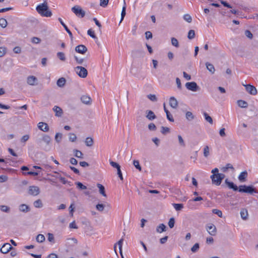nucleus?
<instances>
[{"label":"nucleus","mask_w":258,"mask_h":258,"mask_svg":"<svg viewBox=\"0 0 258 258\" xmlns=\"http://www.w3.org/2000/svg\"><path fill=\"white\" fill-rule=\"evenodd\" d=\"M178 142H179V145L181 147H185V142H184L183 139H182V137L180 135H178Z\"/></svg>","instance_id":"8fccbe9b"},{"label":"nucleus","mask_w":258,"mask_h":258,"mask_svg":"<svg viewBox=\"0 0 258 258\" xmlns=\"http://www.w3.org/2000/svg\"><path fill=\"white\" fill-rule=\"evenodd\" d=\"M169 104L173 108H176L178 106L177 100L174 97H171L169 99Z\"/></svg>","instance_id":"aec40b11"},{"label":"nucleus","mask_w":258,"mask_h":258,"mask_svg":"<svg viewBox=\"0 0 258 258\" xmlns=\"http://www.w3.org/2000/svg\"><path fill=\"white\" fill-rule=\"evenodd\" d=\"M0 209L2 211L5 212L6 213H8L10 211V208L9 207H8L7 206H5V205L1 206Z\"/></svg>","instance_id":"09e8293b"},{"label":"nucleus","mask_w":258,"mask_h":258,"mask_svg":"<svg viewBox=\"0 0 258 258\" xmlns=\"http://www.w3.org/2000/svg\"><path fill=\"white\" fill-rule=\"evenodd\" d=\"M161 132L163 135H165L167 133H168L170 132V129L168 127L161 126Z\"/></svg>","instance_id":"49530a36"},{"label":"nucleus","mask_w":258,"mask_h":258,"mask_svg":"<svg viewBox=\"0 0 258 258\" xmlns=\"http://www.w3.org/2000/svg\"><path fill=\"white\" fill-rule=\"evenodd\" d=\"M51 139L50 136L43 134L41 139H37L36 141V144L43 150L45 151L50 150V143Z\"/></svg>","instance_id":"f257e3e1"},{"label":"nucleus","mask_w":258,"mask_h":258,"mask_svg":"<svg viewBox=\"0 0 258 258\" xmlns=\"http://www.w3.org/2000/svg\"><path fill=\"white\" fill-rule=\"evenodd\" d=\"M183 19L188 23H191L192 21V18L189 14H185L183 16Z\"/></svg>","instance_id":"864d4df0"},{"label":"nucleus","mask_w":258,"mask_h":258,"mask_svg":"<svg viewBox=\"0 0 258 258\" xmlns=\"http://www.w3.org/2000/svg\"><path fill=\"white\" fill-rule=\"evenodd\" d=\"M66 82V80L64 78H60L57 81V85L59 87H62L64 86Z\"/></svg>","instance_id":"a878e982"},{"label":"nucleus","mask_w":258,"mask_h":258,"mask_svg":"<svg viewBox=\"0 0 258 258\" xmlns=\"http://www.w3.org/2000/svg\"><path fill=\"white\" fill-rule=\"evenodd\" d=\"M77 139V137L75 134L73 133L69 134V140L71 142H74Z\"/></svg>","instance_id":"603ef678"},{"label":"nucleus","mask_w":258,"mask_h":258,"mask_svg":"<svg viewBox=\"0 0 258 258\" xmlns=\"http://www.w3.org/2000/svg\"><path fill=\"white\" fill-rule=\"evenodd\" d=\"M168 226L170 228H172L174 226L175 219L173 217L170 218L168 221Z\"/></svg>","instance_id":"a18cd8bd"},{"label":"nucleus","mask_w":258,"mask_h":258,"mask_svg":"<svg viewBox=\"0 0 258 258\" xmlns=\"http://www.w3.org/2000/svg\"><path fill=\"white\" fill-rule=\"evenodd\" d=\"M96 208L97 210L102 212L104 209V205L102 204H98L96 206Z\"/></svg>","instance_id":"e2e57ef3"},{"label":"nucleus","mask_w":258,"mask_h":258,"mask_svg":"<svg viewBox=\"0 0 258 258\" xmlns=\"http://www.w3.org/2000/svg\"><path fill=\"white\" fill-rule=\"evenodd\" d=\"M166 229V226L163 223L159 224L156 228V231L158 233H161L165 231Z\"/></svg>","instance_id":"cd10ccee"},{"label":"nucleus","mask_w":258,"mask_h":258,"mask_svg":"<svg viewBox=\"0 0 258 258\" xmlns=\"http://www.w3.org/2000/svg\"><path fill=\"white\" fill-rule=\"evenodd\" d=\"M245 89L247 92L252 95H255L257 93V90L255 87L251 85H245Z\"/></svg>","instance_id":"1a4fd4ad"},{"label":"nucleus","mask_w":258,"mask_h":258,"mask_svg":"<svg viewBox=\"0 0 258 258\" xmlns=\"http://www.w3.org/2000/svg\"><path fill=\"white\" fill-rule=\"evenodd\" d=\"M62 138V134L60 133H56L55 136V140L57 143H59Z\"/></svg>","instance_id":"3c124183"},{"label":"nucleus","mask_w":258,"mask_h":258,"mask_svg":"<svg viewBox=\"0 0 258 258\" xmlns=\"http://www.w3.org/2000/svg\"><path fill=\"white\" fill-rule=\"evenodd\" d=\"M185 86L188 90L193 92H196L200 90L199 86L195 82H187Z\"/></svg>","instance_id":"423d86ee"},{"label":"nucleus","mask_w":258,"mask_h":258,"mask_svg":"<svg viewBox=\"0 0 258 258\" xmlns=\"http://www.w3.org/2000/svg\"><path fill=\"white\" fill-rule=\"evenodd\" d=\"M37 81V79L34 76H30L27 78V83L30 85H35L36 82Z\"/></svg>","instance_id":"dca6fc26"},{"label":"nucleus","mask_w":258,"mask_h":258,"mask_svg":"<svg viewBox=\"0 0 258 258\" xmlns=\"http://www.w3.org/2000/svg\"><path fill=\"white\" fill-rule=\"evenodd\" d=\"M97 186L99 188V192L101 194L103 197H106V194L105 193V189L104 186L100 183H97Z\"/></svg>","instance_id":"4be33fe9"},{"label":"nucleus","mask_w":258,"mask_h":258,"mask_svg":"<svg viewBox=\"0 0 258 258\" xmlns=\"http://www.w3.org/2000/svg\"><path fill=\"white\" fill-rule=\"evenodd\" d=\"M237 104L241 108H247L248 107V103L242 100L237 101Z\"/></svg>","instance_id":"b1692460"},{"label":"nucleus","mask_w":258,"mask_h":258,"mask_svg":"<svg viewBox=\"0 0 258 258\" xmlns=\"http://www.w3.org/2000/svg\"><path fill=\"white\" fill-rule=\"evenodd\" d=\"M6 53V48L0 47V57L3 56Z\"/></svg>","instance_id":"69168bd1"},{"label":"nucleus","mask_w":258,"mask_h":258,"mask_svg":"<svg viewBox=\"0 0 258 258\" xmlns=\"http://www.w3.org/2000/svg\"><path fill=\"white\" fill-rule=\"evenodd\" d=\"M87 48L83 44L79 45L75 48V51L77 52L82 54H85L87 51Z\"/></svg>","instance_id":"9d476101"},{"label":"nucleus","mask_w":258,"mask_h":258,"mask_svg":"<svg viewBox=\"0 0 258 258\" xmlns=\"http://www.w3.org/2000/svg\"><path fill=\"white\" fill-rule=\"evenodd\" d=\"M87 34L88 35H89L90 37L94 39H97L96 36L95 35L94 33V31L92 29H90L87 31Z\"/></svg>","instance_id":"a19ab883"},{"label":"nucleus","mask_w":258,"mask_h":258,"mask_svg":"<svg viewBox=\"0 0 258 258\" xmlns=\"http://www.w3.org/2000/svg\"><path fill=\"white\" fill-rule=\"evenodd\" d=\"M209 155V148L208 146H206L204 149V156L207 157Z\"/></svg>","instance_id":"6e6d98bb"},{"label":"nucleus","mask_w":258,"mask_h":258,"mask_svg":"<svg viewBox=\"0 0 258 258\" xmlns=\"http://www.w3.org/2000/svg\"><path fill=\"white\" fill-rule=\"evenodd\" d=\"M38 127L41 131L44 132H47L49 131V126L46 123L40 122L38 124Z\"/></svg>","instance_id":"ddd939ff"},{"label":"nucleus","mask_w":258,"mask_h":258,"mask_svg":"<svg viewBox=\"0 0 258 258\" xmlns=\"http://www.w3.org/2000/svg\"><path fill=\"white\" fill-rule=\"evenodd\" d=\"M206 66L207 70L212 74L215 73V69L214 66L212 63L207 62L206 63Z\"/></svg>","instance_id":"393cba45"},{"label":"nucleus","mask_w":258,"mask_h":258,"mask_svg":"<svg viewBox=\"0 0 258 258\" xmlns=\"http://www.w3.org/2000/svg\"><path fill=\"white\" fill-rule=\"evenodd\" d=\"M146 113L147 114L146 117L150 120H153L156 118V116L152 110H147Z\"/></svg>","instance_id":"4468645a"},{"label":"nucleus","mask_w":258,"mask_h":258,"mask_svg":"<svg viewBox=\"0 0 258 258\" xmlns=\"http://www.w3.org/2000/svg\"><path fill=\"white\" fill-rule=\"evenodd\" d=\"M34 206L37 208H41L43 207V204L40 199L35 201L33 203Z\"/></svg>","instance_id":"72a5a7b5"},{"label":"nucleus","mask_w":258,"mask_h":258,"mask_svg":"<svg viewBox=\"0 0 258 258\" xmlns=\"http://www.w3.org/2000/svg\"><path fill=\"white\" fill-rule=\"evenodd\" d=\"M40 193L39 188L37 186H30L29 188L28 194L32 196H37Z\"/></svg>","instance_id":"6e6552de"},{"label":"nucleus","mask_w":258,"mask_h":258,"mask_svg":"<svg viewBox=\"0 0 258 258\" xmlns=\"http://www.w3.org/2000/svg\"><path fill=\"white\" fill-rule=\"evenodd\" d=\"M58 20L59 21V22L60 23L61 25L63 27L64 29L66 30V31L69 34L71 39L72 40L73 37V34H72V32L70 30V29L68 28L67 26L63 23V22L62 21V19L60 18H59L58 19Z\"/></svg>","instance_id":"2eb2a0df"},{"label":"nucleus","mask_w":258,"mask_h":258,"mask_svg":"<svg viewBox=\"0 0 258 258\" xmlns=\"http://www.w3.org/2000/svg\"><path fill=\"white\" fill-rule=\"evenodd\" d=\"M240 215L242 219H247L248 216V213L247 210L245 209H242L240 211Z\"/></svg>","instance_id":"c756f323"},{"label":"nucleus","mask_w":258,"mask_h":258,"mask_svg":"<svg viewBox=\"0 0 258 258\" xmlns=\"http://www.w3.org/2000/svg\"><path fill=\"white\" fill-rule=\"evenodd\" d=\"M171 44L173 46H175L176 48L179 47V45L178 41L177 40V39L176 38H175L174 37L171 38Z\"/></svg>","instance_id":"4c0bfd02"},{"label":"nucleus","mask_w":258,"mask_h":258,"mask_svg":"<svg viewBox=\"0 0 258 258\" xmlns=\"http://www.w3.org/2000/svg\"><path fill=\"white\" fill-rule=\"evenodd\" d=\"M76 184L77 185V187L80 189L83 190L87 188L86 186L84 185L82 183L80 182H76Z\"/></svg>","instance_id":"37998d69"},{"label":"nucleus","mask_w":258,"mask_h":258,"mask_svg":"<svg viewBox=\"0 0 258 258\" xmlns=\"http://www.w3.org/2000/svg\"><path fill=\"white\" fill-rule=\"evenodd\" d=\"M48 240L49 241V242H51L53 243H54V236H53V234H52V233H48Z\"/></svg>","instance_id":"0e129e2a"},{"label":"nucleus","mask_w":258,"mask_h":258,"mask_svg":"<svg viewBox=\"0 0 258 258\" xmlns=\"http://www.w3.org/2000/svg\"><path fill=\"white\" fill-rule=\"evenodd\" d=\"M123 241V238H122L117 242V244L119 246V253L120 254H121V253H122V245Z\"/></svg>","instance_id":"052dcab7"},{"label":"nucleus","mask_w":258,"mask_h":258,"mask_svg":"<svg viewBox=\"0 0 258 258\" xmlns=\"http://www.w3.org/2000/svg\"><path fill=\"white\" fill-rule=\"evenodd\" d=\"M225 183L227 185V186L229 187V188L232 189L234 191L238 190L239 187H238L233 182L229 181V180L227 178L225 179Z\"/></svg>","instance_id":"9b49d317"},{"label":"nucleus","mask_w":258,"mask_h":258,"mask_svg":"<svg viewBox=\"0 0 258 258\" xmlns=\"http://www.w3.org/2000/svg\"><path fill=\"white\" fill-rule=\"evenodd\" d=\"M172 205L176 211H180L183 208V205L182 204L173 203Z\"/></svg>","instance_id":"c9c22d12"},{"label":"nucleus","mask_w":258,"mask_h":258,"mask_svg":"<svg viewBox=\"0 0 258 258\" xmlns=\"http://www.w3.org/2000/svg\"><path fill=\"white\" fill-rule=\"evenodd\" d=\"M123 6L122 9L121 13V19L120 21L119 22V23H120L123 20L125 15H126V4L125 0H123Z\"/></svg>","instance_id":"5701e85b"},{"label":"nucleus","mask_w":258,"mask_h":258,"mask_svg":"<svg viewBox=\"0 0 258 258\" xmlns=\"http://www.w3.org/2000/svg\"><path fill=\"white\" fill-rule=\"evenodd\" d=\"M147 97L148 99H149L150 100L152 101H157V98L155 95L153 94H149L147 95Z\"/></svg>","instance_id":"4d7b16f0"},{"label":"nucleus","mask_w":258,"mask_h":258,"mask_svg":"<svg viewBox=\"0 0 258 258\" xmlns=\"http://www.w3.org/2000/svg\"><path fill=\"white\" fill-rule=\"evenodd\" d=\"M195 37V32L193 30H190L188 31L187 37L189 39H192Z\"/></svg>","instance_id":"79ce46f5"},{"label":"nucleus","mask_w":258,"mask_h":258,"mask_svg":"<svg viewBox=\"0 0 258 258\" xmlns=\"http://www.w3.org/2000/svg\"><path fill=\"white\" fill-rule=\"evenodd\" d=\"M81 100L84 104H90L91 102V98L88 95H83L81 97Z\"/></svg>","instance_id":"6ab92c4d"},{"label":"nucleus","mask_w":258,"mask_h":258,"mask_svg":"<svg viewBox=\"0 0 258 258\" xmlns=\"http://www.w3.org/2000/svg\"><path fill=\"white\" fill-rule=\"evenodd\" d=\"M13 247L12 245L8 243H5L3 244L2 247L1 248V252L3 253H8Z\"/></svg>","instance_id":"f8f14e48"},{"label":"nucleus","mask_w":258,"mask_h":258,"mask_svg":"<svg viewBox=\"0 0 258 258\" xmlns=\"http://www.w3.org/2000/svg\"><path fill=\"white\" fill-rule=\"evenodd\" d=\"M8 25L7 21L5 18H1L0 19V26L4 28L7 27Z\"/></svg>","instance_id":"ea45409f"},{"label":"nucleus","mask_w":258,"mask_h":258,"mask_svg":"<svg viewBox=\"0 0 258 258\" xmlns=\"http://www.w3.org/2000/svg\"><path fill=\"white\" fill-rule=\"evenodd\" d=\"M75 69L77 74L80 77L85 78L87 76L88 71L84 67L78 66L76 67Z\"/></svg>","instance_id":"20e7f679"},{"label":"nucleus","mask_w":258,"mask_h":258,"mask_svg":"<svg viewBox=\"0 0 258 258\" xmlns=\"http://www.w3.org/2000/svg\"><path fill=\"white\" fill-rule=\"evenodd\" d=\"M211 178L212 179L213 183H214V184H215L217 185L216 179H218L217 174H212L211 176Z\"/></svg>","instance_id":"13d9d810"},{"label":"nucleus","mask_w":258,"mask_h":258,"mask_svg":"<svg viewBox=\"0 0 258 258\" xmlns=\"http://www.w3.org/2000/svg\"><path fill=\"white\" fill-rule=\"evenodd\" d=\"M205 120L209 122L210 124H213V121L212 118L206 112L203 113Z\"/></svg>","instance_id":"473e14b6"},{"label":"nucleus","mask_w":258,"mask_h":258,"mask_svg":"<svg viewBox=\"0 0 258 258\" xmlns=\"http://www.w3.org/2000/svg\"><path fill=\"white\" fill-rule=\"evenodd\" d=\"M72 11L78 17L83 18L85 15V12L79 6H75L72 8Z\"/></svg>","instance_id":"39448f33"},{"label":"nucleus","mask_w":258,"mask_h":258,"mask_svg":"<svg viewBox=\"0 0 258 258\" xmlns=\"http://www.w3.org/2000/svg\"><path fill=\"white\" fill-rule=\"evenodd\" d=\"M73 152L74 153V156L78 158H83V154L81 151H79L77 149H74L73 150Z\"/></svg>","instance_id":"7c9ffc66"},{"label":"nucleus","mask_w":258,"mask_h":258,"mask_svg":"<svg viewBox=\"0 0 258 258\" xmlns=\"http://www.w3.org/2000/svg\"><path fill=\"white\" fill-rule=\"evenodd\" d=\"M36 239L38 242L41 243L45 241V238L43 234H39L37 236Z\"/></svg>","instance_id":"f704fd0d"},{"label":"nucleus","mask_w":258,"mask_h":258,"mask_svg":"<svg viewBox=\"0 0 258 258\" xmlns=\"http://www.w3.org/2000/svg\"><path fill=\"white\" fill-rule=\"evenodd\" d=\"M166 114V116H167V118L171 122H173L174 121V118L172 116V115H171V114L170 113V112H167V113Z\"/></svg>","instance_id":"774afa93"},{"label":"nucleus","mask_w":258,"mask_h":258,"mask_svg":"<svg viewBox=\"0 0 258 258\" xmlns=\"http://www.w3.org/2000/svg\"><path fill=\"white\" fill-rule=\"evenodd\" d=\"M199 244L198 243H196L191 248V250L193 252H196L199 249Z\"/></svg>","instance_id":"5fc2aeb1"},{"label":"nucleus","mask_w":258,"mask_h":258,"mask_svg":"<svg viewBox=\"0 0 258 258\" xmlns=\"http://www.w3.org/2000/svg\"><path fill=\"white\" fill-rule=\"evenodd\" d=\"M218 179H216L217 185H220L221 183L222 180L225 178V174L223 173H218Z\"/></svg>","instance_id":"bb28decb"},{"label":"nucleus","mask_w":258,"mask_h":258,"mask_svg":"<svg viewBox=\"0 0 258 258\" xmlns=\"http://www.w3.org/2000/svg\"><path fill=\"white\" fill-rule=\"evenodd\" d=\"M109 0H100V5L102 7H105L108 4Z\"/></svg>","instance_id":"680f3d73"},{"label":"nucleus","mask_w":258,"mask_h":258,"mask_svg":"<svg viewBox=\"0 0 258 258\" xmlns=\"http://www.w3.org/2000/svg\"><path fill=\"white\" fill-rule=\"evenodd\" d=\"M53 110L55 112V115L56 116L60 117L62 115V109L57 106H54L53 108Z\"/></svg>","instance_id":"f3484780"},{"label":"nucleus","mask_w":258,"mask_h":258,"mask_svg":"<svg viewBox=\"0 0 258 258\" xmlns=\"http://www.w3.org/2000/svg\"><path fill=\"white\" fill-rule=\"evenodd\" d=\"M212 212L214 214L217 215L219 217H222V212L221 211H220L219 210L213 209L212 210Z\"/></svg>","instance_id":"bf43d9fd"},{"label":"nucleus","mask_w":258,"mask_h":258,"mask_svg":"<svg viewBox=\"0 0 258 258\" xmlns=\"http://www.w3.org/2000/svg\"><path fill=\"white\" fill-rule=\"evenodd\" d=\"M19 210L21 212L27 213L30 211V208L26 204H21L19 206Z\"/></svg>","instance_id":"412c9836"},{"label":"nucleus","mask_w":258,"mask_h":258,"mask_svg":"<svg viewBox=\"0 0 258 258\" xmlns=\"http://www.w3.org/2000/svg\"><path fill=\"white\" fill-rule=\"evenodd\" d=\"M238 191L246 194L257 193L256 189L253 185H241L239 186Z\"/></svg>","instance_id":"7ed1b4c3"},{"label":"nucleus","mask_w":258,"mask_h":258,"mask_svg":"<svg viewBox=\"0 0 258 258\" xmlns=\"http://www.w3.org/2000/svg\"><path fill=\"white\" fill-rule=\"evenodd\" d=\"M85 144L88 147H91L93 145L94 141L92 138L87 137L85 140Z\"/></svg>","instance_id":"c85d7f7f"},{"label":"nucleus","mask_w":258,"mask_h":258,"mask_svg":"<svg viewBox=\"0 0 258 258\" xmlns=\"http://www.w3.org/2000/svg\"><path fill=\"white\" fill-rule=\"evenodd\" d=\"M36 10L37 12L42 16L50 17L52 16L51 12L49 10L47 3L45 1L43 4L38 5Z\"/></svg>","instance_id":"f03ea898"},{"label":"nucleus","mask_w":258,"mask_h":258,"mask_svg":"<svg viewBox=\"0 0 258 258\" xmlns=\"http://www.w3.org/2000/svg\"><path fill=\"white\" fill-rule=\"evenodd\" d=\"M248 176L247 172L245 170L240 173L238 176V179L241 182H244Z\"/></svg>","instance_id":"a211bd4d"},{"label":"nucleus","mask_w":258,"mask_h":258,"mask_svg":"<svg viewBox=\"0 0 258 258\" xmlns=\"http://www.w3.org/2000/svg\"><path fill=\"white\" fill-rule=\"evenodd\" d=\"M206 230L209 234L212 236H215L217 233L216 227L212 223H209L206 225Z\"/></svg>","instance_id":"0eeeda50"},{"label":"nucleus","mask_w":258,"mask_h":258,"mask_svg":"<svg viewBox=\"0 0 258 258\" xmlns=\"http://www.w3.org/2000/svg\"><path fill=\"white\" fill-rule=\"evenodd\" d=\"M109 162L111 166L113 168H116L117 170H118V169H120V166L117 163L111 160H110Z\"/></svg>","instance_id":"c03bdc74"},{"label":"nucleus","mask_w":258,"mask_h":258,"mask_svg":"<svg viewBox=\"0 0 258 258\" xmlns=\"http://www.w3.org/2000/svg\"><path fill=\"white\" fill-rule=\"evenodd\" d=\"M133 164L135 166V167L139 171H141L142 170V167L140 166L139 161L138 160H135L133 162Z\"/></svg>","instance_id":"de8ad7c7"},{"label":"nucleus","mask_w":258,"mask_h":258,"mask_svg":"<svg viewBox=\"0 0 258 258\" xmlns=\"http://www.w3.org/2000/svg\"><path fill=\"white\" fill-rule=\"evenodd\" d=\"M57 56L61 61H65L66 59L65 54L63 52H57Z\"/></svg>","instance_id":"58836bf2"},{"label":"nucleus","mask_w":258,"mask_h":258,"mask_svg":"<svg viewBox=\"0 0 258 258\" xmlns=\"http://www.w3.org/2000/svg\"><path fill=\"white\" fill-rule=\"evenodd\" d=\"M228 169H234L233 166L230 163L227 164L225 167H222L221 170L223 172H226L227 171Z\"/></svg>","instance_id":"e433bc0d"},{"label":"nucleus","mask_w":258,"mask_h":258,"mask_svg":"<svg viewBox=\"0 0 258 258\" xmlns=\"http://www.w3.org/2000/svg\"><path fill=\"white\" fill-rule=\"evenodd\" d=\"M29 139V136L28 135H25L23 136L21 139V142L22 143H25Z\"/></svg>","instance_id":"338daca9"},{"label":"nucleus","mask_w":258,"mask_h":258,"mask_svg":"<svg viewBox=\"0 0 258 258\" xmlns=\"http://www.w3.org/2000/svg\"><path fill=\"white\" fill-rule=\"evenodd\" d=\"M185 117L188 121H191L193 120L195 116L190 111H187L185 113Z\"/></svg>","instance_id":"2f4dec72"}]
</instances>
